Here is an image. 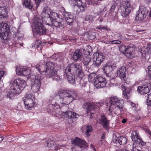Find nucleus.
Segmentation results:
<instances>
[{
	"label": "nucleus",
	"instance_id": "nucleus-1",
	"mask_svg": "<svg viewBox=\"0 0 151 151\" xmlns=\"http://www.w3.org/2000/svg\"><path fill=\"white\" fill-rule=\"evenodd\" d=\"M58 94L59 98L57 102L55 101L54 99H52L50 101V104L49 105L48 107L50 109H54L57 104L60 105V104H70L77 97V94L74 91H60L58 92Z\"/></svg>",
	"mask_w": 151,
	"mask_h": 151
},
{
	"label": "nucleus",
	"instance_id": "nucleus-2",
	"mask_svg": "<svg viewBox=\"0 0 151 151\" xmlns=\"http://www.w3.org/2000/svg\"><path fill=\"white\" fill-rule=\"evenodd\" d=\"M75 74L78 78L83 77V71L81 66L77 63L68 65L65 68L64 76L67 78L69 82L72 84L75 83Z\"/></svg>",
	"mask_w": 151,
	"mask_h": 151
},
{
	"label": "nucleus",
	"instance_id": "nucleus-3",
	"mask_svg": "<svg viewBox=\"0 0 151 151\" xmlns=\"http://www.w3.org/2000/svg\"><path fill=\"white\" fill-rule=\"evenodd\" d=\"M36 67L40 73L45 75L47 78L52 77L57 80L60 78V77L57 75V71L54 69V65L52 62H48L45 65H37Z\"/></svg>",
	"mask_w": 151,
	"mask_h": 151
},
{
	"label": "nucleus",
	"instance_id": "nucleus-4",
	"mask_svg": "<svg viewBox=\"0 0 151 151\" xmlns=\"http://www.w3.org/2000/svg\"><path fill=\"white\" fill-rule=\"evenodd\" d=\"M58 14L54 12H51L50 16L47 18L46 23L47 25L50 26L53 25L57 28L62 29L64 27V26L62 22L60 20H58Z\"/></svg>",
	"mask_w": 151,
	"mask_h": 151
},
{
	"label": "nucleus",
	"instance_id": "nucleus-5",
	"mask_svg": "<svg viewBox=\"0 0 151 151\" xmlns=\"http://www.w3.org/2000/svg\"><path fill=\"white\" fill-rule=\"evenodd\" d=\"M42 20L37 16L34 17L32 22L35 26L36 32L39 35H44L46 33V29L42 22Z\"/></svg>",
	"mask_w": 151,
	"mask_h": 151
},
{
	"label": "nucleus",
	"instance_id": "nucleus-6",
	"mask_svg": "<svg viewBox=\"0 0 151 151\" xmlns=\"http://www.w3.org/2000/svg\"><path fill=\"white\" fill-rule=\"evenodd\" d=\"M26 82L24 80L17 79L13 81L11 85V89L16 90L15 93H19L25 87Z\"/></svg>",
	"mask_w": 151,
	"mask_h": 151
},
{
	"label": "nucleus",
	"instance_id": "nucleus-7",
	"mask_svg": "<svg viewBox=\"0 0 151 151\" xmlns=\"http://www.w3.org/2000/svg\"><path fill=\"white\" fill-rule=\"evenodd\" d=\"M9 32V25L6 23L1 22L0 24V37L3 40H7Z\"/></svg>",
	"mask_w": 151,
	"mask_h": 151
},
{
	"label": "nucleus",
	"instance_id": "nucleus-8",
	"mask_svg": "<svg viewBox=\"0 0 151 151\" xmlns=\"http://www.w3.org/2000/svg\"><path fill=\"white\" fill-rule=\"evenodd\" d=\"M42 78L40 74H37L32 80L31 89L34 92H37L40 86Z\"/></svg>",
	"mask_w": 151,
	"mask_h": 151
},
{
	"label": "nucleus",
	"instance_id": "nucleus-9",
	"mask_svg": "<svg viewBox=\"0 0 151 151\" xmlns=\"http://www.w3.org/2000/svg\"><path fill=\"white\" fill-rule=\"evenodd\" d=\"M93 65L98 67L105 58V57L102 53L99 52L94 53L93 55Z\"/></svg>",
	"mask_w": 151,
	"mask_h": 151
},
{
	"label": "nucleus",
	"instance_id": "nucleus-10",
	"mask_svg": "<svg viewBox=\"0 0 151 151\" xmlns=\"http://www.w3.org/2000/svg\"><path fill=\"white\" fill-rule=\"evenodd\" d=\"M106 79L100 76H97L94 81V84L97 88H103L106 86L107 83Z\"/></svg>",
	"mask_w": 151,
	"mask_h": 151
},
{
	"label": "nucleus",
	"instance_id": "nucleus-11",
	"mask_svg": "<svg viewBox=\"0 0 151 151\" xmlns=\"http://www.w3.org/2000/svg\"><path fill=\"white\" fill-rule=\"evenodd\" d=\"M109 103L110 105L109 106V111H110L111 108H113V106H114L121 108L122 107L124 104V101L122 100L119 99L117 97L114 96L111 98Z\"/></svg>",
	"mask_w": 151,
	"mask_h": 151
},
{
	"label": "nucleus",
	"instance_id": "nucleus-12",
	"mask_svg": "<svg viewBox=\"0 0 151 151\" xmlns=\"http://www.w3.org/2000/svg\"><path fill=\"white\" fill-rule=\"evenodd\" d=\"M151 89L150 84L147 82H145L138 87L137 90L139 93L143 95L148 93Z\"/></svg>",
	"mask_w": 151,
	"mask_h": 151
},
{
	"label": "nucleus",
	"instance_id": "nucleus-13",
	"mask_svg": "<svg viewBox=\"0 0 151 151\" xmlns=\"http://www.w3.org/2000/svg\"><path fill=\"white\" fill-rule=\"evenodd\" d=\"M122 11L121 12V15L123 17L127 16L130 12L131 9V5L130 2L127 1H125L123 5Z\"/></svg>",
	"mask_w": 151,
	"mask_h": 151
},
{
	"label": "nucleus",
	"instance_id": "nucleus-14",
	"mask_svg": "<svg viewBox=\"0 0 151 151\" xmlns=\"http://www.w3.org/2000/svg\"><path fill=\"white\" fill-rule=\"evenodd\" d=\"M131 138L133 141L135 142L137 144L143 146L146 143L142 141L137 132L135 131H133L131 133Z\"/></svg>",
	"mask_w": 151,
	"mask_h": 151
},
{
	"label": "nucleus",
	"instance_id": "nucleus-15",
	"mask_svg": "<svg viewBox=\"0 0 151 151\" xmlns=\"http://www.w3.org/2000/svg\"><path fill=\"white\" fill-rule=\"evenodd\" d=\"M71 142L73 144L78 145L81 148L88 147V143L85 141L77 137L75 139H72Z\"/></svg>",
	"mask_w": 151,
	"mask_h": 151
},
{
	"label": "nucleus",
	"instance_id": "nucleus-16",
	"mask_svg": "<svg viewBox=\"0 0 151 151\" xmlns=\"http://www.w3.org/2000/svg\"><path fill=\"white\" fill-rule=\"evenodd\" d=\"M83 57V53L81 50L79 49H76L75 51L72 55L71 59L73 60L74 62H77L81 60Z\"/></svg>",
	"mask_w": 151,
	"mask_h": 151
},
{
	"label": "nucleus",
	"instance_id": "nucleus-17",
	"mask_svg": "<svg viewBox=\"0 0 151 151\" xmlns=\"http://www.w3.org/2000/svg\"><path fill=\"white\" fill-rule=\"evenodd\" d=\"M145 9L144 8H140L136 13L135 17L136 20L142 21L146 16Z\"/></svg>",
	"mask_w": 151,
	"mask_h": 151
},
{
	"label": "nucleus",
	"instance_id": "nucleus-18",
	"mask_svg": "<svg viewBox=\"0 0 151 151\" xmlns=\"http://www.w3.org/2000/svg\"><path fill=\"white\" fill-rule=\"evenodd\" d=\"M99 124L105 129H108L109 121L104 114L102 115L99 119Z\"/></svg>",
	"mask_w": 151,
	"mask_h": 151
},
{
	"label": "nucleus",
	"instance_id": "nucleus-19",
	"mask_svg": "<svg viewBox=\"0 0 151 151\" xmlns=\"http://www.w3.org/2000/svg\"><path fill=\"white\" fill-rule=\"evenodd\" d=\"M116 68V65L115 64H106L103 68V71L107 75L111 72Z\"/></svg>",
	"mask_w": 151,
	"mask_h": 151
},
{
	"label": "nucleus",
	"instance_id": "nucleus-20",
	"mask_svg": "<svg viewBox=\"0 0 151 151\" xmlns=\"http://www.w3.org/2000/svg\"><path fill=\"white\" fill-rule=\"evenodd\" d=\"M125 72L126 67L124 66L120 67L119 69L117 70V75H118L119 76L124 82H126Z\"/></svg>",
	"mask_w": 151,
	"mask_h": 151
},
{
	"label": "nucleus",
	"instance_id": "nucleus-21",
	"mask_svg": "<svg viewBox=\"0 0 151 151\" xmlns=\"http://www.w3.org/2000/svg\"><path fill=\"white\" fill-rule=\"evenodd\" d=\"M63 14L67 24L70 25H72L74 20L73 16L72 14H70L69 12H66L65 11L63 12Z\"/></svg>",
	"mask_w": 151,
	"mask_h": 151
},
{
	"label": "nucleus",
	"instance_id": "nucleus-22",
	"mask_svg": "<svg viewBox=\"0 0 151 151\" xmlns=\"http://www.w3.org/2000/svg\"><path fill=\"white\" fill-rule=\"evenodd\" d=\"M51 11L49 7H45L42 12L41 15L42 17V19L46 21L47 18L50 16V14L51 13Z\"/></svg>",
	"mask_w": 151,
	"mask_h": 151
},
{
	"label": "nucleus",
	"instance_id": "nucleus-23",
	"mask_svg": "<svg viewBox=\"0 0 151 151\" xmlns=\"http://www.w3.org/2000/svg\"><path fill=\"white\" fill-rule=\"evenodd\" d=\"M127 138L123 137H116L114 139L113 138V142L115 143L119 144L120 145H124L126 144L127 142Z\"/></svg>",
	"mask_w": 151,
	"mask_h": 151
},
{
	"label": "nucleus",
	"instance_id": "nucleus-24",
	"mask_svg": "<svg viewBox=\"0 0 151 151\" xmlns=\"http://www.w3.org/2000/svg\"><path fill=\"white\" fill-rule=\"evenodd\" d=\"M62 114L65 116V117L69 119L77 118L79 116L78 114L69 111L63 112Z\"/></svg>",
	"mask_w": 151,
	"mask_h": 151
},
{
	"label": "nucleus",
	"instance_id": "nucleus-25",
	"mask_svg": "<svg viewBox=\"0 0 151 151\" xmlns=\"http://www.w3.org/2000/svg\"><path fill=\"white\" fill-rule=\"evenodd\" d=\"M35 98L33 99L24 101H23L25 104V108L27 109H30L32 108L33 107L35 104Z\"/></svg>",
	"mask_w": 151,
	"mask_h": 151
},
{
	"label": "nucleus",
	"instance_id": "nucleus-26",
	"mask_svg": "<svg viewBox=\"0 0 151 151\" xmlns=\"http://www.w3.org/2000/svg\"><path fill=\"white\" fill-rule=\"evenodd\" d=\"M141 52L142 56L144 57L145 56L149 54H151V44H148L147 48L142 49Z\"/></svg>",
	"mask_w": 151,
	"mask_h": 151
},
{
	"label": "nucleus",
	"instance_id": "nucleus-27",
	"mask_svg": "<svg viewBox=\"0 0 151 151\" xmlns=\"http://www.w3.org/2000/svg\"><path fill=\"white\" fill-rule=\"evenodd\" d=\"M100 103H91L86 108L87 112L88 113V111L91 110H94L95 109H96L99 107Z\"/></svg>",
	"mask_w": 151,
	"mask_h": 151
},
{
	"label": "nucleus",
	"instance_id": "nucleus-28",
	"mask_svg": "<svg viewBox=\"0 0 151 151\" xmlns=\"http://www.w3.org/2000/svg\"><path fill=\"white\" fill-rule=\"evenodd\" d=\"M134 48L133 47H127V50L125 55L128 58H131L132 57V53L134 52Z\"/></svg>",
	"mask_w": 151,
	"mask_h": 151
},
{
	"label": "nucleus",
	"instance_id": "nucleus-29",
	"mask_svg": "<svg viewBox=\"0 0 151 151\" xmlns=\"http://www.w3.org/2000/svg\"><path fill=\"white\" fill-rule=\"evenodd\" d=\"M83 76L82 78H78L80 79L79 81V85L82 88L85 87L87 84V82L85 78V74L83 73Z\"/></svg>",
	"mask_w": 151,
	"mask_h": 151
},
{
	"label": "nucleus",
	"instance_id": "nucleus-30",
	"mask_svg": "<svg viewBox=\"0 0 151 151\" xmlns=\"http://www.w3.org/2000/svg\"><path fill=\"white\" fill-rule=\"evenodd\" d=\"M23 5L29 9H31L33 7V4L30 1V0H24Z\"/></svg>",
	"mask_w": 151,
	"mask_h": 151
},
{
	"label": "nucleus",
	"instance_id": "nucleus-31",
	"mask_svg": "<svg viewBox=\"0 0 151 151\" xmlns=\"http://www.w3.org/2000/svg\"><path fill=\"white\" fill-rule=\"evenodd\" d=\"M91 58L87 56L84 57L83 58V64L85 65L86 66L87 68H89L88 66L89 63L91 62Z\"/></svg>",
	"mask_w": 151,
	"mask_h": 151
},
{
	"label": "nucleus",
	"instance_id": "nucleus-32",
	"mask_svg": "<svg viewBox=\"0 0 151 151\" xmlns=\"http://www.w3.org/2000/svg\"><path fill=\"white\" fill-rule=\"evenodd\" d=\"M15 91L16 90H12L11 86H10V91H8L7 93L6 96L9 99H11L12 97L14 96L15 94H18V93H15Z\"/></svg>",
	"mask_w": 151,
	"mask_h": 151
},
{
	"label": "nucleus",
	"instance_id": "nucleus-33",
	"mask_svg": "<svg viewBox=\"0 0 151 151\" xmlns=\"http://www.w3.org/2000/svg\"><path fill=\"white\" fill-rule=\"evenodd\" d=\"M1 16H2L3 17H7V12L6 11V8L4 6V5H2L1 7Z\"/></svg>",
	"mask_w": 151,
	"mask_h": 151
},
{
	"label": "nucleus",
	"instance_id": "nucleus-34",
	"mask_svg": "<svg viewBox=\"0 0 151 151\" xmlns=\"http://www.w3.org/2000/svg\"><path fill=\"white\" fill-rule=\"evenodd\" d=\"M81 4H78L77 6L80 9V12H83L86 9V4L85 3H82L81 1Z\"/></svg>",
	"mask_w": 151,
	"mask_h": 151
},
{
	"label": "nucleus",
	"instance_id": "nucleus-35",
	"mask_svg": "<svg viewBox=\"0 0 151 151\" xmlns=\"http://www.w3.org/2000/svg\"><path fill=\"white\" fill-rule=\"evenodd\" d=\"M35 98L34 95L30 93L29 92H27L25 95L24 97L23 98V101H25L27 100L33 99Z\"/></svg>",
	"mask_w": 151,
	"mask_h": 151
},
{
	"label": "nucleus",
	"instance_id": "nucleus-36",
	"mask_svg": "<svg viewBox=\"0 0 151 151\" xmlns=\"http://www.w3.org/2000/svg\"><path fill=\"white\" fill-rule=\"evenodd\" d=\"M81 0H69V2L70 4L74 6H77L78 4H81Z\"/></svg>",
	"mask_w": 151,
	"mask_h": 151
},
{
	"label": "nucleus",
	"instance_id": "nucleus-37",
	"mask_svg": "<svg viewBox=\"0 0 151 151\" xmlns=\"http://www.w3.org/2000/svg\"><path fill=\"white\" fill-rule=\"evenodd\" d=\"M24 68L22 67H20L18 68H16V73L19 76H22L23 75V71L24 70Z\"/></svg>",
	"mask_w": 151,
	"mask_h": 151
},
{
	"label": "nucleus",
	"instance_id": "nucleus-38",
	"mask_svg": "<svg viewBox=\"0 0 151 151\" xmlns=\"http://www.w3.org/2000/svg\"><path fill=\"white\" fill-rule=\"evenodd\" d=\"M141 148L136 144L133 143L132 147V151H141Z\"/></svg>",
	"mask_w": 151,
	"mask_h": 151
},
{
	"label": "nucleus",
	"instance_id": "nucleus-39",
	"mask_svg": "<svg viewBox=\"0 0 151 151\" xmlns=\"http://www.w3.org/2000/svg\"><path fill=\"white\" fill-rule=\"evenodd\" d=\"M54 143L55 142L54 141L50 139H49L46 141V145L47 147H50L54 145Z\"/></svg>",
	"mask_w": 151,
	"mask_h": 151
},
{
	"label": "nucleus",
	"instance_id": "nucleus-40",
	"mask_svg": "<svg viewBox=\"0 0 151 151\" xmlns=\"http://www.w3.org/2000/svg\"><path fill=\"white\" fill-rule=\"evenodd\" d=\"M86 134L87 136H88L90 135L89 132H91L92 130V127L91 126L87 125L86 127Z\"/></svg>",
	"mask_w": 151,
	"mask_h": 151
},
{
	"label": "nucleus",
	"instance_id": "nucleus-41",
	"mask_svg": "<svg viewBox=\"0 0 151 151\" xmlns=\"http://www.w3.org/2000/svg\"><path fill=\"white\" fill-rule=\"evenodd\" d=\"M30 70L29 69L24 68L22 75L24 76H29L30 74Z\"/></svg>",
	"mask_w": 151,
	"mask_h": 151
},
{
	"label": "nucleus",
	"instance_id": "nucleus-42",
	"mask_svg": "<svg viewBox=\"0 0 151 151\" xmlns=\"http://www.w3.org/2000/svg\"><path fill=\"white\" fill-rule=\"evenodd\" d=\"M127 47L124 45H121L119 47L120 51L123 53L124 54L126 53Z\"/></svg>",
	"mask_w": 151,
	"mask_h": 151
},
{
	"label": "nucleus",
	"instance_id": "nucleus-43",
	"mask_svg": "<svg viewBox=\"0 0 151 151\" xmlns=\"http://www.w3.org/2000/svg\"><path fill=\"white\" fill-rule=\"evenodd\" d=\"M64 145L63 144H60L59 142H56V144L55 146L54 150H57L60 149L62 146H63Z\"/></svg>",
	"mask_w": 151,
	"mask_h": 151
},
{
	"label": "nucleus",
	"instance_id": "nucleus-44",
	"mask_svg": "<svg viewBox=\"0 0 151 151\" xmlns=\"http://www.w3.org/2000/svg\"><path fill=\"white\" fill-rule=\"evenodd\" d=\"M93 17L92 15H87L85 18V20L89 21L90 22H92L93 20Z\"/></svg>",
	"mask_w": 151,
	"mask_h": 151
},
{
	"label": "nucleus",
	"instance_id": "nucleus-45",
	"mask_svg": "<svg viewBox=\"0 0 151 151\" xmlns=\"http://www.w3.org/2000/svg\"><path fill=\"white\" fill-rule=\"evenodd\" d=\"M96 29H97L100 30H109L110 29H108L107 26H103L102 25H100L96 27Z\"/></svg>",
	"mask_w": 151,
	"mask_h": 151
},
{
	"label": "nucleus",
	"instance_id": "nucleus-46",
	"mask_svg": "<svg viewBox=\"0 0 151 151\" xmlns=\"http://www.w3.org/2000/svg\"><path fill=\"white\" fill-rule=\"evenodd\" d=\"M123 106L121 108H120L119 107H117L116 106L115 107V114L116 115H118L120 113L122 110H123Z\"/></svg>",
	"mask_w": 151,
	"mask_h": 151
},
{
	"label": "nucleus",
	"instance_id": "nucleus-47",
	"mask_svg": "<svg viewBox=\"0 0 151 151\" xmlns=\"http://www.w3.org/2000/svg\"><path fill=\"white\" fill-rule=\"evenodd\" d=\"M85 35H88V37L91 39L95 38V37L93 34H91V32H89L85 33Z\"/></svg>",
	"mask_w": 151,
	"mask_h": 151
},
{
	"label": "nucleus",
	"instance_id": "nucleus-48",
	"mask_svg": "<svg viewBox=\"0 0 151 151\" xmlns=\"http://www.w3.org/2000/svg\"><path fill=\"white\" fill-rule=\"evenodd\" d=\"M116 37L115 39H116L119 40H123V37L120 33H117L115 35ZM112 39H115L114 38H113Z\"/></svg>",
	"mask_w": 151,
	"mask_h": 151
},
{
	"label": "nucleus",
	"instance_id": "nucleus-49",
	"mask_svg": "<svg viewBox=\"0 0 151 151\" xmlns=\"http://www.w3.org/2000/svg\"><path fill=\"white\" fill-rule=\"evenodd\" d=\"M96 76V75L95 73H91L88 75V78L91 80L93 78H94L95 81L96 78V77H95Z\"/></svg>",
	"mask_w": 151,
	"mask_h": 151
},
{
	"label": "nucleus",
	"instance_id": "nucleus-50",
	"mask_svg": "<svg viewBox=\"0 0 151 151\" xmlns=\"http://www.w3.org/2000/svg\"><path fill=\"white\" fill-rule=\"evenodd\" d=\"M147 104L148 106L151 105V93L149 94L147 100Z\"/></svg>",
	"mask_w": 151,
	"mask_h": 151
},
{
	"label": "nucleus",
	"instance_id": "nucleus-51",
	"mask_svg": "<svg viewBox=\"0 0 151 151\" xmlns=\"http://www.w3.org/2000/svg\"><path fill=\"white\" fill-rule=\"evenodd\" d=\"M131 91V90L130 89H129V91H126V92H123V95L124 96L125 98L126 99H127L128 98V96L127 95V93L129 94L130 93V92Z\"/></svg>",
	"mask_w": 151,
	"mask_h": 151
},
{
	"label": "nucleus",
	"instance_id": "nucleus-52",
	"mask_svg": "<svg viewBox=\"0 0 151 151\" xmlns=\"http://www.w3.org/2000/svg\"><path fill=\"white\" fill-rule=\"evenodd\" d=\"M121 42V41L119 40H113L112 41V44H120Z\"/></svg>",
	"mask_w": 151,
	"mask_h": 151
},
{
	"label": "nucleus",
	"instance_id": "nucleus-53",
	"mask_svg": "<svg viewBox=\"0 0 151 151\" xmlns=\"http://www.w3.org/2000/svg\"><path fill=\"white\" fill-rule=\"evenodd\" d=\"M117 5V4L116 3L114 2L111 6V12L114 11L115 7H116Z\"/></svg>",
	"mask_w": 151,
	"mask_h": 151
},
{
	"label": "nucleus",
	"instance_id": "nucleus-54",
	"mask_svg": "<svg viewBox=\"0 0 151 151\" xmlns=\"http://www.w3.org/2000/svg\"><path fill=\"white\" fill-rule=\"evenodd\" d=\"M43 0H35V3L36 4L37 7L39 6L40 3Z\"/></svg>",
	"mask_w": 151,
	"mask_h": 151
},
{
	"label": "nucleus",
	"instance_id": "nucleus-55",
	"mask_svg": "<svg viewBox=\"0 0 151 151\" xmlns=\"http://www.w3.org/2000/svg\"><path fill=\"white\" fill-rule=\"evenodd\" d=\"M4 74V71H0V81L1 79V78L3 76Z\"/></svg>",
	"mask_w": 151,
	"mask_h": 151
},
{
	"label": "nucleus",
	"instance_id": "nucleus-56",
	"mask_svg": "<svg viewBox=\"0 0 151 151\" xmlns=\"http://www.w3.org/2000/svg\"><path fill=\"white\" fill-rule=\"evenodd\" d=\"M122 89H123V92H126V91H128L127 89V88L125 86H122Z\"/></svg>",
	"mask_w": 151,
	"mask_h": 151
},
{
	"label": "nucleus",
	"instance_id": "nucleus-57",
	"mask_svg": "<svg viewBox=\"0 0 151 151\" xmlns=\"http://www.w3.org/2000/svg\"><path fill=\"white\" fill-rule=\"evenodd\" d=\"M93 2L95 4H97L100 3V0H93Z\"/></svg>",
	"mask_w": 151,
	"mask_h": 151
},
{
	"label": "nucleus",
	"instance_id": "nucleus-58",
	"mask_svg": "<svg viewBox=\"0 0 151 151\" xmlns=\"http://www.w3.org/2000/svg\"><path fill=\"white\" fill-rule=\"evenodd\" d=\"M104 43H105L106 44H112V41H109V40H108L105 41V42Z\"/></svg>",
	"mask_w": 151,
	"mask_h": 151
},
{
	"label": "nucleus",
	"instance_id": "nucleus-59",
	"mask_svg": "<svg viewBox=\"0 0 151 151\" xmlns=\"http://www.w3.org/2000/svg\"><path fill=\"white\" fill-rule=\"evenodd\" d=\"M116 151H128L127 149H119L116 150Z\"/></svg>",
	"mask_w": 151,
	"mask_h": 151
},
{
	"label": "nucleus",
	"instance_id": "nucleus-60",
	"mask_svg": "<svg viewBox=\"0 0 151 151\" xmlns=\"http://www.w3.org/2000/svg\"><path fill=\"white\" fill-rule=\"evenodd\" d=\"M41 42V41H40V40H37L35 42V45H37V47H39V46L38 45H37V44L38 43H40Z\"/></svg>",
	"mask_w": 151,
	"mask_h": 151
},
{
	"label": "nucleus",
	"instance_id": "nucleus-61",
	"mask_svg": "<svg viewBox=\"0 0 151 151\" xmlns=\"http://www.w3.org/2000/svg\"><path fill=\"white\" fill-rule=\"evenodd\" d=\"M98 20L101 23L103 21V18L102 17L99 18L98 19Z\"/></svg>",
	"mask_w": 151,
	"mask_h": 151
},
{
	"label": "nucleus",
	"instance_id": "nucleus-62",
	"mask_svg": "<svg viewBox=\"0 0 151 151\" xmlns=\"http://www.w3.org/2000/svg\"><path fill=\"white\" fill-rule=\"evenodd\" d=\"M127 120L126 119H123L122 121V122L123 123H124L126 122Z\"/></svg>",
	"mask_w": 151,
	"mask_h": 151
},
{
	"label": "nucleus",
	"instance_id": "nucleus-63",
	"mask_svg": "<svg viewBox=\"0 0 151 151\" xmlns=\"http://www.w3.org/2000/svg\"><path fill=\"white\" fill-rule=\"evenodd\" d=\"M105 138V135L104 134H103L101 136V139H104Z\"/></svg>",
	"mask_w": 151,
	"mask_h": 151
},
{
	"label": "nucleus",
	"instance_id": "nucleus-64",
	"mask_svg": "<svg viewBox=\"0 0 151 151\" xmlns=\"http://www.w3.org/2000/svg\"><path fill=\"white\" fill-rule=\"evenodd\" d=\"M91 147H92V148L93 149V150L94 151L96 150L94 146L93 145H91Z\"/></svg>",
	"mask_w": 151,
	"mask_h": 151
}]
</instances>
